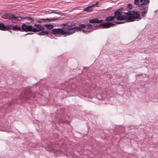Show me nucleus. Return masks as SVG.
<instances>
[{
    "instance_id": "obj_1",
    "label": "nucleus",
    "mask_w": 158,
    "mask_h": 158,
    "mask_svg": "<svg viewBox=\"0 0 158 158\" xmlns=\"http://www.w3.org/2000/svg\"><path fill=\"white\" fill-rule=\"evenodd\" d=\"M123 7H121L114 12V17L118 21L125 20L126 23L138 21L141 19L139 15L135 10L128 11L127 12H122Z\"/></svg>"
},
{
    "instance_id": "obj_2",
    "label": "nucleus",
    "mask_w": 158,
    "mask_h": 158,
    "mask_svg": "<svg viewBox=\"0 0 158 158\" xmlns=\"http://www.w3.org/2000/svg\"><path fill=\"white\" fill-rule=\"evenodd\" d=\"M15 31H20L21 32L28 31V25L25 23H23L21 25V27L17 25H8L6 26L3 23H0V30L3 31H8L11 33L12 31L11 30Z\"/></svg>"
},
{
    "instance_id": "obj_3",
    "label": "nucleus",
    "mask_w": 158,
    "mask_h": 158,
    "mask_svg": "<svg viewBox=\"0 0 158 158\" xmlns=\"http://www.w3.org/2000/svg\"><path fill=\"white\" fill-rule=\"evenodd\" d=\"M62 28H60V35H65V36L69 35L77 32L76 23L64 24Z\"/></svg>"
},
{
    "instance_id": "obj_4",
    "label": "nucleus",
    "mask_w": 158,
    "mask_h": 158,
    "mask_svg": "<svg viewBox=\"0 0 158 158\" xmlns=\"http://www.w3.org/2000/svg\"><path fill=\"white\" fill-rule=\"evenodd\" d=\"M2 18L4 19H8L10 20H15V21L17 19L20 18L21 16H16L15 15L11 14L10 12L6 13L3 16H2Z\"/></svg>"
},
{
    "instance_id": "obj_5",
    "label": "nucleus",
    "mask_w": 158,
    "mask_h": 158,
    "mask_svg": "<svg viewBox=\"0 0 158 158\" xmlns=\"http://www.w3.org/2000/svg\"><path fill=\"white\" fill-rule=\"evenodd\" d=\"M114 24H113L111 22H107L101 23L98 25H94V26L95 28H108L111 27H113L115 26Z\"/></svg>"
},
{
    "instance_id": "obj_6",
    "label": "nucleus",
    "mask_w": 158,
    "mask_h": 158,
    "mask_svg": "<svg viewBox=\"0 0 158 158\" xmlns=\"http://www.w3.org/2000/svg\"><path fill=\"white\" fill-rule=\"evenodd\" d=\"M8 129V126L6 124L5 119L3 117H0V130L6 131Z\"/></svg>"
},
{
    "instance_id": "obj_7",
    "label": "nucleus",
    "mask_w": 158,
    "mask_h": 158,
    "mask_svg": "<svg viewBox=\"0 0 158 158\" xmlns=\"http://www.w3.org/2000/svg\"><path fill=\"white\" fill-rule=\"evenodd\" d=\"M33 27L32 25H28V31L36 32L41 31V25L39 24H35Z\"/></svg>"
},
{
    "instance_id": "obj_8",
    "label": "nucleus",
    "mask_w": 158,
    "mask_h": 158,
    "mask_svg": "<svg viewBox=\"0 0 158 158\" xmlns=\"http://www.w3.org/2000/svg\"><path fill=\"white\" fill-rule=\"evenodd\" d=\"M35 18L34 17H32L29 16L26 17H22L21 16V19H18L16 20L17 21H19L22 20L23 19H26L29 22H26V23L27 24H29L32 22H33L35 21V19H34Z\"/></svg>"
},
{
    "instance_id": "obj_9",
    "label": "nucleus",
    "mask_w": 158,
    "mask_h": 158,
    "mask_svg": "<svg viewBox=\"0 0 158 158\" xmlns=\"http://www.w3.org/2000/svg\"><path fill=\"white\" fill-rule=\"evenodd\" d=\"M87 27L86 30H83L82 32L85 34H88L92 31L93 30H95V29L93 27L92 25L90 23H88L86 24Z\"/></svg>"
},
{
    "instance_id": "obj_10",
    "label": "nucleus",
    "mask_w": 158,
    "mask_h": 158,
    "mask_svg": "<svg viewBox=\"0 0 158 158\" xmlns=\"http://www.w3.org/2000/svg\"><path fill=\"white\" fill-rule=\"evenodd\" d=\"M69 118V117L68 115L66 114L63 115V116L61 117V120H60V123H64L65 124L69 123L68 120Z\"/></svg>"
},
{
    "instance_id": "obj_11",
    "label": "nucleus",
    "mask_w": 158,
    "mask_h": 158,
    "mask_svg": "<svg viewBox=\"0 0 158 158\" xmlns=\"http://www.w3.org/2000/svg\"><path fill=\"white\" fill-rule=\"evenodd\" d=\"M76 27L77 31H82V30H84V29L86 27V25L84 24H79L77 25L76 23Z\"/></svg>"
},
{
    "instance_id": "obj_12",
    "label": "nucleus",
    "mask_w": 158,
    "mask_h": 158,
    "mask_svg": "<svg viewBox=\"0 0 158 158\" xmlns=\"http://www.w3.org/2000/svg\"><path fill=\"white\" fill-rule=\"evenodd\" d=\"M140 2L141 4H140V8H144L147 6H148L147 4L149 3V0H140Z\"/></svg>"
},
{
    "instance_id": "obj_13",
    "label": "nucleus",
    "mask_w": 158,
    "mask_h": 158,
    "mask_svg": "<svg viewBox=\"0 0 158 158\" xmlns=\"http://www.w3.org/2000/svg\"><path fill=\"white\" fill-rule=\"evenodd\" d=\"M89 22L90 23H104L102 20H99L97 18L90 19L89 20Z\"/></svg>"
},
{
    "instance_id": "obj_14",
    "label": "nucleus",
    "mask_w": 158,
    "mask_h": 158,
    "mask_svg": "<svg viewBox=\"0 0 158 158\" xmlns=\"http://www.w3.org/2000/svg\"><path fill=\"white\" fill-rule=\"evenodd\" d=\"M140 9L143 10V11H142L141 13L142 16L143 17H146L145 15L147 13L148 10V6H147L144 7V8H140Z\"/></svg>"
},
{
    "instance_id": "obj_15",
    "label": "nucleus",
    "mask_w": 158,
    "mask_h": 158,
    "mask_svg": "<svg viewBox=\"0 0 158 158\" xmlns=\"http://www.w3.org/2000/svg\"><path fill=\"white\" fill-rule=\"evenodd\" d=\"M43 20V22L44 23H46L48 22H50L52 21H55L56 20H59V18H47L46 19H42Z\"/></svg>"
},
{
    "instance_id": "obj_16",
    "label": "nucleus",
    "mask_w": 158,
    "mask_h": 158,
    "mask_svg": "<svg viewBox=\"0 0 158 158\" xmlns=\"http://www.w3.org/2000/svg\"><path fill=\"white\" fill-rule=\"evenodd\" d=\"M51 32L54 35L59 34V28L52 29V32Z\"/></svg>"
},
{
    "instance_id": "obj_17",
    "label": "nucleus",
    "mask_w": 158,
    "mask_h": 158,
    "mask_svg": "<svg viewBox=\"0 0 158 158\" xmlns=\"http://www.w3.org/2000/svg\"><path fill=\"white\" fill-rule=\"evenodd\" d=\"M44 26L46 27L47 29L48 30L52 29L54 27L53 25L51 24H45L44 25Z\"/></svg>"
},
{
    "instance_id": "obj_18",
    "label": "nucleus",
    "mask_w": 158,
    "mask_h": 158,
    "mask_svg": "<svg viewBox=\"0 0 158 158\" xmlns=\"http://www.w3.org/2000/svg\"><path fill=\"white\" fill-rule=\"evenodd\" d=\"M115 18L114 16H109L106 17V19L105 21H111L113 20Z\"/></svg>"
},
{
    "instance_id": "obj_19",
    "label": "nucleus",
    "mask_w": 158,
    "mask_h": 158,
    "mask_svg": "<svg viewBox=\"0 0 158 158\" xmlns=\"http://www.w3.org/2000/svg\"><path fill=\"white\" fill-rule=\"evenodd\" d=\"M92 8L90 6H89L84 9V11H86L87 12L91 11L92 10Z\"/></svg>"
},
{
    "instance_id": "obj_20",
    "label": "nucleus",
    "mask_w": 158,
    "mask_h": 158,
    "mask_svg": "<svg viewBox=\"0 0 158 158\" xmlns=\"http://www.w3.org/2000/svg\"><path fill=\"white\" fill-rule=\"evenodd\" d=\"M42 19H44L39 18V19H35V23H41L42 21H43V20H42Z\"/></svg>"
},
{
    "instance_id": "obj_21",
    "label": "nucleus",
    "mask_w": 158,
    "mask_h": 158,
    "mask_svg": "<svg viewBox=\"0 0 158 158\" xmlns=\"http://www.w3.org/2000/svg\"><path fill=\"white\" fill-rule=\"evenodd\" d=\"M43 32L44 35H48L49 34L50 35L51 34V32L50 33L49 32V31H48L44 30V31H43Z\"/></svg>"
},
{
    "instance_id": "obj_22",
    "label": "nucleus",
    "mask_w": 158,
    "mask_h": 158,
    "mask_svg": "<svg viewBox=\"0 0 158 158\" xmlns=\"http://www.w3.org/2000/svg\"><path fill=\"white\" fill-rule=\"evenodd\" d=\"M127 8H128L129 10H131L132 8V5L131 4L129 3L127 5Z\"/></svg>"
},
{
    "instance_id": "obj_23",
    "label": "nucleus",
    "mask_w": 158,
    "mask_h": 158,
    "mask_svg": "<svg viewBox=\"0 0 158 158\" xmlns=\"http://www.w3.org/2000/svg\"><path fill=\"white\" fill-rule=\"evenodd\" d=\"M140 0H134V4L137 5H140Z\"/></svg>"
},
{
    "instance_id": "obj_24",
    "label": "nucleus",
    "mask_w": 158,
    "mask_h": 158,
    "mask_svg": "<svg viewBox=\"0 0 158 158\" xmlns=\"http://www.w3.org/2000/svg\"><path fill=\"white\" fill-rule=\"evenodd\" d=\"M47 151H50L51 152H52L53 151V149L50 147H48L47 149Z\"/></svg>"
},
{
    "instance_id": "obj_25",
    "label": "nucleus",
    "mask_w": 158,
    "mask_h": 158,
    "mask_svg": "<svg viewBox=\"0 0 158 158\" xmlns=\"http://www.w3.org/2000/svg\"><path fill=\"white\" fill-rule=\"evenodd\" d=\"M99 3V2L97 1L95 3L93 4H92L91 6H90L92 8V7H94L95 6L97 5Z\"/></svg>"
},
{
    "instance_id": "obj_26",
    "label": "nucleus",
    "mask_w": 158,
    "mask_h": 158,
    "mask_svg": "<svg viewBox=\"0 0 158 158\" xmlns=\"http://www.w3.org/2000/svg\"><path fill=\"white\" fill-rule=\"evenodd\" d=\"M37 34L40 35H44L43 31H41V32L38 33Z\"/></svg>"
},
{
    "instance_id": "obj_27",
    "label": "nucleus",
    "mask_w": 158,
    "mask_h": 158,
    "mask_svg": "<svg viewBox=\"0 0 158 158\" xmlns=\"http://www.w3.org/2000/svg\"><path fill=\"white\" fill-rule=\"evenodd\" d=\"M44 25H41V31H44V30L45 29V27H44Z\"/></svg>"
},
{
    "instance_id": "obj_28",
    "label": "nucleus",
    "mask_w": 158,
    "mask_h": 158,
    "mask_svg": "<svg viewBox=\"0 0 158 158\" xmlns=\"http://www.w3.org/2000/svg\"><path fill=\"white\" fill-rule=\"evenodd\" d=\"M114 23H115L116 24H120L123 23V22H114Z\"/></svg>"
},
{
    "instance_id": "obj_29",
    "label": "nucleus",
    "mask_w": 158,
    "mask_h": 158,
    "mask_svg": "<svg viewBox=\"0 0 158 158\" xmlns=\"http://www.w3.org/2000/svg\"><path fill=\"white\" fill-rule=\"evenodd\" d=\"M48 13H49V14L55 13V14H57L59 15V12H50Z\"/></svg>"
},
{
    "instance_id": "obj_30",
    "label": "nucleus",
    "mask_w": 158,
    "mask_h": 158,
    "mask_svg": "<svg viewBox=\"0 0 158 158\" xmlns=\"http://www.w3.org/2000/svg\"><path fill=\"white\" fill-rule=\"evenodd\" d=\"M34 33H26V34H25L24 35V36H26V35H32V34H33Z\"/></svg>"
},
{
    "instance_id": "obj_31",
    "label": "nucleus",
    "mask_w": 158,
    "mask_h": 158,
    "mask_svg": "<svg viewBox=\"0 0 158 158\" xmlns=\"http://www.w3.org/2000/svg\"><path fill=\"white\" fill-rule=\"evenodd\" d=\"M142 75H143V74H142V73H141V74H137V75H136V76H138V77H139V76H142Z\"/></svg>"
},
{
    "instance_id": "obj_32",
    "label": "nucleus",
    "mask_w": 158,
    "mask_h": 158,
    "mask_svg": "<svg viewBox=\"0 0 158 158\" xmlns=\"http://www.w3.org/2000/svg\"><path fill=\"white\" fill-rule=\"evenodd\" d=\"M57 123L59 124V121H58Z\"/></svg>"
},
{
    "instance_id": "obj_33",
    "label": "nucleus",
    "mask_w": 158,
    "mask_h": 158,
    "mask_svg": "<svg viewBox=\"0 0 158 158\" xmlns=\"http://www.w3.org/2000/svg\"><path fill=\"white\" fill-rule=\"evenodd\" d=\"M55 88H57V89H58V87H55Z\"/></svg>"
},
{
    "instance_id": "obj_34",
    "label": "nucleus",
    "mask_w": 158,
    "mask_h": 158,
    "mask_svg": "<svg viewBox=\"0 0 158 158\" xmlns=\"http://www.w3.org/2000/svg\"><path fill=\"white\" fill-rule=\"evenodd\" d=\"M19 19H20V18H19Z\"/></svg>"
}]
</instances>
